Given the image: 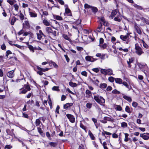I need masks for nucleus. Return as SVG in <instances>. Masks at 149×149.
I'll return each mask as SVG.
<instances>
[{
	"label": "nucleus",
	"instance_id": "obj_18",
	"mask_svg": "<svg viewBox=\"0 0 149 149\" xmlns=\"http://www.w3.org/2000/svg\"><path fill=\"white\" fill-rule=\"evenodd\" d=\"M115 81L116 83L120 84H122L123 82L122 80L120 78H115Z\"/></svg>",
	"mask_w": 149,
	"mask_h": 149
},
{
	"label": "nucleus",
	"instance_id": "obj_40",
	"mask_svg": "<svg viewBox=\"0 0 149 149\" xmlns=\"http://www.w3.org/2000/svg\"><path fill=\"white\" fill-rule=\"evenodd\" d=\"M25 21L23 23V24L27 26H29V23L28 21L26 18H25L24 19Z\"/></svg>",
	"mask_w": 149,
	"mask_h": 149
},
{
	"label": "nucleus",
	"instance_id": "obj_22",
	"mask_svg": "<svg viewBox=\"0 0 149 149\" xmlns=\"http://www.w3.org/2000/svg\"><path fill=\"white\" fill-rule=\"evenodd\" d=\"M120 51H123V52H127L128 51V49L127 48H124L120 47H118L117 48Z\"/></svg>",
	"mask_w": 149,
	"mask_h": 149
},
{
	"label": "nucleus",
	"instance_id": "obj_21",
	"mask_svg": "<svg viewBox=\"0 0 149 149\" xmlns=\"http://www.w3.org/2000/svg\"><path fill=\"white\" fill-rule=\"evenodd\" d=\"M42 22L46 26H49L50 25L49 22H48L46 19H44L43 20Z\"/></svg>",
	"mask_w": 149,
	"mask_h": 149
},
{
	"label": "nucleus",
	"instance_id": "obj_14",
	"mask_svg": "<svg viewBox=\"0 0 149 149\" xmlns=\"http://www.w3.org/2000/svg\"><path fill=\"white\" fill-rule=\"evenodd\" d=\"M49 64L50 66L53 65L55 68H58V66L54 62L50 61L49 62Z\"/></svg>",
	"mask_w": 149,
	"mask_h": 149
},
{
	"label": "nucleus",
	"instance_id": "obj_53",
	"mask_svg": "<svg viewBox=\"0 0 149 149\" xmlns=\"http://www.w3.org/2000/svg\"><path fill=\"white\" fill-rule=\"evenodd\" d=\"M77 49L78 51L80 52L82 51L83 49V47L78 46L77 47Z\"/></svg>",
	"mask_w": 149,
	"mask_h": 149
},
{
	"label": "nucleus",
	"instance_id": "obj_55",
	"mask_svg": "<svg viewBox=\"0 0 149 149\" xmlns=\"http://www.w3.org/2000/svg\"><path fill=\"white\" fill-rule=\"evenodd\" d=\"M85 93L86 95H92L91 92L88 89L86 90Z\"/></svg>",
	"mask_w": 149,
	"mask_h": 149
},
{
	"label": "nucleus",
	"instance_id": "obj_6",
	"mask_svg": "<svg viewBox=\"0 0 149 149\" xmlns=\"http://www.w3.org/2000/svg\"><path fill=\"white\" fill-rule=\"evenodd\" d=\"M46 31L48 33H52L54 36L56 35V31H53L52 29L49 27H47L45 29Z\"/></svg>",
	"mask_w": 149,
	"mask_h": 149
},
{
	"label": "nucleus",
	"instance_id": "obj_35",
	"mask_svg": "<svg viewBox=\"0 0 149 149\" xmlns=\"http://www.w3.org/2000/svg\"><path fill=\"white\" fill-rule=\"evenodd\" d=\"M13 7L14 8L15 10L17 12L19 10V6L17 4H14L13 5Z\"/></svg>",
	"mask_w": 149,
	"mask_h": 149
},
{
	"label": "nucleus",
	"instance_id": "obj_38",
	"mask_svg": "<svg viewBox=\"0 0 149 149\" xmlns=\"http://www.w3.org/2000/svg\"><path fill=\"white\" fill-rule=\"evenodd\" d=\"M102 134L103 136H104L105 137H106L105 136V134H106L108 135H110L111 134L109 132H108L105 131H104L103 132H102Z\"/></svg>",
	"mask_w": 149,
	"mask_h": 149
},
{
	"label": "nucleus",
	"instance_id": "obj_7",
	"mask_svg": "<svg viewBox=\"0 0 149 149\" xmlns=\"http://www.w3.org/2000/svg\"><path fill=\"white\" fill-rule=\"evenodd\" d=\"M66 116L71 123H73L75 122V119L73 115L70 114H67L66 115Z\"/></svg>",
	"mask_w": 149,
	"mask_h": 149
},
{
	"label": "nucleus",
	"instance_id": "obj_36",
	"mask_svg": "<svg viewBox=\"0 0 149 149\" xmlns=\"http://www.w3.org/2000/svg\"><path fill=\"white\" fill-rule=\"evenodd\" d=\"M115 78L112 76H110L108 78V80L109 81L111 82H113L114 81V80H115Z\"/></svg>",
	"mask_w": 149,
	"mask_h": 149
},
{
	"label": "nucleus",
	"instance_id": "obj_2",
	"mask_svg": "<svg viewBox=\"0 0 149 149\" xmlns=\"http://www.w3.org/2000/svg\"><path fill=\"white\" fill-rule=\"evenodd\" d=\"M94 99L101 105H102L105 102V100L103 97L98 95H94Z\"/></svg>",
	"mask_w": 149,
	"mask_h": 149
},
{
	"label": "nucleus",
	"instance_id": "obj_62",
	"mask_svg": "<svg viewBox=\"0 0 149 149\" xmlns=\"http://www.w3.org/2000/svg\"><path fill=\"white\" fill-rule=\"evenodd\" d=\"M22 116L23 117H24V118H28L29 117V116H28V115L27 114H26L24 113H23Z\"/></svg>",
	"mask_w": 149,
	"mask_h": 149
},
{
	"label": "nucleus",
	"instance_id": "obj_25",
	"mask_svg": "<svg viewBox=\"0 0 149 149\" xmlns=\"http://www.w3.org/2000/svg\"><path fill=\"white\" fill-rule=\"evenodd\" d=\"M125 136V138L124 139V141L127 142L129 141V134L127 133H124Z\"/></svg>",
	"mask_w": 149,
	"mask_h": 149
},
{
	"label": "nucleus",
	"instance_id": "obj_60",
	"mask_svg": "<svg viewBox=\"0 0 149 149\" xmlns=\"http://www.w3.org/2000/svg\"><path fill=\"white\" fill-rule=\"evenodd\" d=\"M64 56L66 59L67 61L68 62L69 61L70 59L68 57V55H65Z\"/></svg>",
	"mask_w": 149,
	"mask_h": 149
},
{
	"label": "nucleus",
	"instance_id": "obj_12",
	"mask_svg": "<svg viewBox=\"0 0 149 149\" xmlns=\"http://www.w3.org/2000/svg\"><path fill=\"white\" fill-rule=\"evenodd\" d=\"M65 12L64 13L65 16H72V14L71 10L69 9H65Z\"/></svg>",
	"mask_w": 149,
	"mask_h": 149
},
{
	"label": "nucleus",
	"instance_id": "obj_57",
	"mask_svg": "<svg viewBox=\"0 0 149 149\" xmlns=\"http://www.w3.org/2000/svg\"><path fill=\"white\" fill-rule=\"evenodd\" d=\"M80 127L82 128L84 130H85L86 129V127L85 126H84V125L82 124L81 123L80 124Z\"/></svg>",
	"mask_w": 149,
	"mask_h": 149
},
{
	"label": "nucleus",
	"instance_id": "obj_23",
	"mask_svg": "<svg viewBox=\"0 0 149 149\" xmlns=\"http://www.w3.org/2000/svg\"><path fill=\"white\" fill-rule=\"evenodd\" d=\"M73 105V103H68L65 104L64 105V109H66L69 107Z\"/></svg>",
	"mask_w": 149,
	"mask_h": 149
},
{
	"label": "nucleus",
	"instance_id": "obj_50",
	"mask_svg": "<svg viewBox=\"0 0 149 149\" xmlns=\"http://www.w3.org/2000/svg\"><path fill=\"white\" fill-rule=\"evenodd\" d=\"M112 93L115 94H119L120 92L116 89H115L112 91Z\"/></svg>",
	"mask_w": 149,
	"mask_h": 149
},
{
	"label": "nucleus",
	"instance_id": "obj_63",
	"mask_svg": "<svg viewBox=\"0 0 149 149\" xmlns=\"http://www.w3.org/2000/svg\"><path fill=\"white\" fill-rule=\"evenodd\" d=\"M100 22H101L102 23V22H104L106 21L105 20L104 17H102L100 18Z\"/></svg>",
	"mask_w": 149,
	"mask_h": 149
},
{
	"label": "nucleus",
	"instance_id": "obj_44",
	"mask_svg": "<svg viewBox=\"0 0 149 149\" xmlns=\"http://www.w3.org/2000/svg\"><path fill=\"white\" fill-rule=\"evenodd\" d=\"M84 7L85 9H88L89 8H91L92 6L88 4L85 3L84 4Z\"/></svg>",
	"mask_w": 149,
	"mask_h": 149
},
{
	"label": "nucleus",
	"instance_id": "obj_49",
	"mask_svg": "<svg viewBox=\"0 0 149 149\" xmlns=\"http://www.w3.org/2000/svg\"><path fill=\"white\" fill-rule=\"evenodd\" d=\"M19 17L21 20H23L24 19V15L21 13H20L19 15Z\"/></svg>",
	"mask_w": 149,
	"mask_h": 149
},
{
	"label": "nucleus",
	"instance_id": "obj_20",
	"mask_svg": "<svg viewBox=\"0 0 149 149\" xmlns=\"http://www.w3.org/2000/svg\"><path fill=\"white\" fill-rule=\"evenodd\" d=\"M133 59L132 58H129L128 60L127 61V62L128 64V67H129L130 68L131 67V65H130V64L133 62Z\"/></svg>",
	"mask_w": 149,
	"mask_h": 149
},
{
	"label": "nucleus",
	"instance_id": "obj_29",
	"mask_svg": "<svg viewBox=\"0 0 149 149\" xmlns=\"http://www.w3.org/2000/svg\"><path fill=\"white\" fill-rule=\"evenodd\" d=\"M104 119L105 120H107L111 121V122H113V118H111L110 117H104Z\"/></svg>",
	"mask_w": 149,
	"mask_h": 149
},
{
	"label": "nucleus",
	"instance_id": "obj_43",
	"mask_svg": "<svg viewBox=\"0 0 149 149\" xmlns=\"http://www.w3.org/2000/svg\"><path fill=\"white\" fill-rule=\"evenodd\" d=\"M92 103L88 102L86 104V106L87 108L88 109H91L92 106Z\"/></svg>",
	"mask_w": 149,
	"mask_h": 149
},
{
	"label": "nucleus",
	"instance_id": "obj_17",
	"mask_svg": "<svg viewBox=\"0 0 149 149\" xmlns=\"http://www.w3.org/2000/svg\"><path fill=\"white\" fill-rule=\"evenodd\" d=\"M123 97L129 102H131L132 101L131 98L129 96L123 95Z\"/></svg>",
	"mask_w": 149,
	"mask_h": 149
},
{
	"label": "nucleus",
	"instance_id": "obj_11",
	"mask_svg": "<svg viewBox=\"0 0 149 149\" xmlns=\"http://www.w3.org/2000/svg\"><path fill=\"white\" fill-rule=\"evenodd\" d=\"M140 136L145 140H148L149 139V133H146L140 134Z\"/></svg>",
	"mask_w": 149,
	"mask_h": 149
},
{
	"label": "nucleus",
	"instance_id": "obj_61",
	"mask_svg": "<svg viewBox=\"0 0 149 149\" xmlns=\"http://www.w3.org/2000/svg\"><path fill=\"white\" fill-rule=\"evenodd\" d=\"M38 132L40 134H41L43 132H42V130L41 129L40 127H38Z\"/></svg>",
	"mask_w": 149,
	"mask_h": 149
},
{
	"label": "nucleus",
	"instance_id": "obj_47",
	"mask_svg": "<svg viewBox=\"0 0 149 149\" xmlns=\"http://www.w3.org/2000/svg\"><path fill=\"white\" fill-rule=\"evenodd\" d=\"M93 12H96L97 11V8L94 7H91V8Z\"/></svg>",
	"mask_w": 149,
	"mask_h": 149
},
{
	"label": "nucleus",
	"instance_id": "obj_1",
	"mask_svg": "<svg viewBox=\"0 0 149 149\" xmlns=\"http://www.w3.org/2000/svg\"><path fill=\"white\" fill-rule=\"evenodd\" d=\"M101 73L105 75H108L109 76L114 75L113 71L111 68H108L107 69H101Z\"/></svg>",
	"mask_w": 149,
	"mask_h": 149
},
{
	"label": "nucleus",
	"instance_id": "obj_27",
	"mask_svg": "<svg viewBox=\"0 0 149 149\" xmlns=\"http://www.w3.org/2000/svg\"><path fill=\"white\" fill-rule=\"evenodd\" d=\"M28 47L31 52H32L33 53L34 52V50L35 49V48L33 47L32 45H28Z\"/></svg>",
	"mask_w": 149,
	"mask_h": 149
},
{
	"label": "nucleus",
	"instance_id": "obj_19",
	"mask_svg": "<svg viewBox=\"0 0 149 149\" xmlns=\"http://www.w3.org/2000/svg\"><path fill=\"white\" fill-rule=\"evenodd\" d=\"M102 23L101 22H100V24L98 26L96 30L98 32H101L102 30Z\"/></svg>",
	"mask_w": 149,
	"mask_h": 149
},
{
	"label": "nucleus",
	"instance_id": "obj_9",
	"mask_svg": "<svg viewBox=\"0 0 149 149\" xmlns=\"http://www.w3.org/2000/svg\"><path fill=\"white\" fill-rule=\"evenodd\" d=\"M37 35L38 39L39 40H40L41 39L42 36H45L41 30H40L39 31V33H37Z\"/></svg>",
	"mask_w": 149,
	"mask_h": 149
},
{
	"label": "nucleus",
	"instance_id": "obj_26",
	"mask_svg": "<svg viewBox=\"0 0 149 149\" xmlns=\"http://www.w3.org/2000/svg\"><path fill=\"white\" fill-rule=\"evenodd\" d=\"M69 85L72 87H75L77 86V84L75 83H73L72 81H70L69 83Z\"/></svg>",
	"mask_w": 149,
	"mask_h": 149
},
{
	"label": "nucleus",
	"instance_id": "obj_5",
	"mask_svg": "<svg viewBox=\"0 0 149 149\" xmlns=\"http://www.w3.org/2000/svg\"><path fill=\"white\" fill-rule=\"evenodd\" d=\"M29 9V15L31 17L36 18L37 17L38 14L34 11L31 10L30 8Z\"/></svg>",
	"mask_w": 149,
	"mask_h": 149
},
{
	"label": "nucleus",
	"instance_id": "obj_37",
	"mask_svg": "<svg viewBox=\"0 0 149 149\" xmlns=\"http://www.w3.org/2000/svg\"><path fill=\"white\" fill-rule=\"evenodd\" d=\"M118 11L116 10H113L112 12L111 16L114 17L115 15L118 14Z\"/></svg>",
	"mask_w": 149,
	"mask_h": 149
},
{
	"label": "nucleus",
	"instance_id": "obj_51",
	"mask_svg": "<svg viewBox=\"0 0 149 149\" xmlns=\"http://www.w3.org/2000/svg\"><path fill=\"white\" fill-rule=\"evenodd\" d=\"M55 18L57 20H62V17L58 15H56Z\"/></svg>",
	"mask_w": 149,
	"mask_h": 149
},
{
	"label": "nucleus",
	"instance_id": "obj_16",
	"mask_svg": "<svg viewBox=\"0 0 149 149\" xmlns=\"http://www.w3.org/2000/svg\"><path fill=\"white\" fill-rule=\"evenodd\" d=\"M122 84L123 85L125 86L126 88H127L129 90H130L132 88L131 86H129L127 83L125 81L123 82Z\"/></svg>",
	"mask_w": 149,
	"mask_h": 149
},
{
	"label": "nucleus",
	"instance_id": "obj_28",
	"mask_svg": "<svg viewBox=\"0 0 149 149\" xmlns=\"http://www.w3.org/2000/svg\"><path fill=\"white\" fill-rule=\"evenodd\" d=\"M52 90L53 91H60L59 89V87L54 86L52 88Z\"/></svg>",
	"mask_w": 149,
	"mask_h": 149
},
{
	"label": "nucleus",
	"instance_id": "obj_4",
	"mask_svg": "<svg viewBox=\"0 0 149 149\" xmlns=\"http://www.w3.org/2000/svg\"><path fill=\"white\" fill-rule=\"evenodd\" d=\"M129 34L127 33L126 35H121L120 36V38L124 41H126V43L128 44L130 42V38L129 37Z\"/></svg>",
	"mask_w": 149,
	"mask_h": 149
},
{
	"label": "nucleus",
	"instance_id": "obj_30",
	"mask_svg": "<svg viewBox=\"0 0 149 149\" xmlns=\"http://www.w3.org/2000/svg\"><path fill=\"white\" fill-rule=\"evenodd\" d=\"M88 134L92 140H94L95 137L90 130L88 131Z\"/></svg>",
	"mask_w": 149,
	"mask_h": 149
},
{
	"label": "nucleus",
	"instance_id": "obj_32",
	"mask_svg": "<svg viewBox=\"0 0 149 149\" xmlns=\"http://www.w3.org/2000/svg\"><path fill=\"white\" fill-rule=\"evenodd\" d=\"M7 2L11 5H12L16 2V1L15 0H7Z\"/></svg>",
	"mask_w": 149,
	"mask_h": 149
},
{
	"label": "nucleus",
	"instance_id": "obj_31",
	"mask_svg": "<svg viewBox=\"0 0 149 149\" xmlns=\"http://www.w3.org/2000/svg\"><path fill=\"white\" fill-rule=\"evenodd\" d=\"M121 126L122 127L125 128L127 127V124L125 122H123L121 123Z\"/></svg>",
	"mask_w": 149,
	"mask_h": 149
},
{
	"label": "nucleus",
	"instance_id": "obj_15",
	"mask_svg": "<svg viewBox=\"0 0 149 149\" xmlns=\"http://www.w3.org/2000/svg\"><path fill=\"white\" fill-rule=\"evenodd\" d=\"M134 28L135 29L137 32L139 34H141V31L140 28L136 25L135 24L134 26Z\"/></svg>",
	"mask_w": 149,
	"mask_h": 149
},
{
	"label": "nucleus",
	"instance_id": "obj_41",
	"mask_svg": "<svg viewBox=\"0 0 149 149\" xmlns=\"http://www.w3.org/2000/svg\"><path fill=\"white\" fill-rule=\"evenodd\" d=\"M20 91L19 93V94H21L22 93L25 94L27 92V90L25 89L22 90V89H20Z\"/></svg>",
	"mask_w": 149,
	"mask_h": 149
},
{
	"label": "nucleus",
	"instance_id": "obj_39",
	"mask_svg": "<svg viewBox=\"0 0 149 149\" xmlns=\"http://www.w3.org/2000/svg\"><path fill=\"white\" fill-rule=\"evenodd\" d=\"M63 37L66 40H67L69 41H70V40H71L69 37L68 36V35H66L63 34Z\"/></svg>",
	"mask_w": 149,
	"mask_h": 149
},
{
	"label": "nucleus",
	"instance_id": "obj_56",
	"mask_svg": "<svg viewBox=\"0 0 149 149\" xmlns=\"http://www.w3.org/2000/svg\"><path fill=\"white\" fill-rule=\"evenodd\" d=\"M92 70L94 72H96V73H97L99 71V69L98 68H93L92 69Z\"/></svg>",
	"mask_w": 149,
	"mask_h": 149
},
{
	"label": "nucleus",
	"instance_id": "obj_52",
	"mask_svg": "<svg viewBox=\"0 0 149 149\" xmlns=\"http://www.w3.org/2000/svg\"><path fill=\"white\" fill-rule=\"evenodd\" d=\"M81 74L82 75L85 77L87 76V73L86 71H83L81 72Z\"/></svg>",
	"mask_w": 149,
	"mask_h": 149
},
{
	"label": "nucleus",
	"instance_id": "obj_33",
	"mask_svg": "<svg viewBox=\"0 0 149 149\" xmlns=\"http://www.w3.org/2000/svg\"><path fill=\"white\" fill-rule=\"evenodd\" d=\"M41 123V121L39 118L36 119L35 121V124L36 126H38Z\"/></svg>",
	"mask_w": 149,
	"mask_h": 149
},
{
	"label": "nucleus",
	"instance_id": "obj_8",
	"mask_svg": "<svg viewBox=\"0 0 149 149\" xmlns=\"http://www.w3.org/2000/svg\"><path fill=\"white\" fill-rule=\"evenodd\" d=\"M86 60L88 61L93 62L96 60V59L94 58L92 56H88L85 57Z\"/></svg>",
	"mask_w": 149,
	"mask_h": 149
},
{
	"label": "nucleus",
	"instance_id": "obj_45",
	"mask_svg": "<svg viewBox=\"0 0 149 149\" xmlns=\"http://www.w3.org/2000/svg\"><path fill=\"white\" fill-rule=\"evenodd\" d=\"M125 111L126 112L128 113H130L131 112L130 108L128 106H126L125 108Z\"/></svg>",
	"mask_w": 149,
	"mask_h": 149
},
{
	"label": "nucleus",
	"instance_id": "obj_48",
	"mask_svg": "<svg viewBox=\"0 0 149 149\" xmlns=\"http://www.w3.org/2000/svg\"><path fill=\"white\" fill-rule=\"evenodd\" d=\"M49 144L52 146L55 147L57 145V143H56L53 142H50L49 143Z\"/></svg>",
	"mask_w": 149,
	"mask_h": 149
},
{
	"label": "nucleus",
	"instance_id": "obj_46",
	"mask_svg": "<svg viewBox=\"0 0 149 149\" xmlns=\"http://www.w3.org/2000/svg\"><path fill=\"white\" fill-rule=\"evenodd\" d=\"M142 43L143 46L146 48L148 49V46L145 42L142 40Z\"/></svg>",
	"mask_w": 149,
	"mask_h": 149
},
{
	"label": "nucleus",
	"instance_id": "obj_54",
	"mask_svg": "<svg viewBox=\"0 0 149 149\" xmlns=\"http://www.w3.org/2000/svg\"><path fill=\"white\" fill-rule=\"evenodd\" d=\"M138 104L136 102H134L132 103V105L134 107H136L138 105Z\"/></svg>",
	"mask_w": 149,
	"mask_h": 149
},
{
	"label": "nucleus",
	"instance_id": "obj_13",
	"mask_svg": "<svg viewBox=\"0 0 149 149\" xmlns=\"http://www.w3.org/2000/svg\"><path fill=\"white\" fill-rule=\"evenodd\" d=\"M14 71L13 70L8 72L7 73V76L10 78H13L14 76Z\"/></svg>",
	"mask_w": 149,
	"mask_h": 149
},
{
	"label": "nucleus",
	"instance_id": "obj_24",
	"mask_svg": "<svg viewBox=\"0 0 149 149\" xmlns=\"http://www.w3.org/2000/svg\"><path fill=\"white\" fill-rule=\"evenodd\" d=\"M17 19L16 17H13L12 18L11 20L10 21V23L12 25H14L15 22L16 21Z\"/></svg>",
	"mask_w": 149,
	"mask_h": 149
},
{
	"label": "nucleus",
	"instance_id": "obj_59",
	"mask_svg": "<svg viewBox=\"0 0 149 149\" xmlns=\"http://www.w3.org/2000/svg\"><path fill=\"white\" fill-rule=\"evenodd\" d=\"M66 96L65 95H62L61 97V101H64L65 100V99L66 98Z\"/></svg>",
	"mask_w": 149,
	"mask_h": 149
},
{
	"label": "nucleus",
	"instance_id": "obj_42",
	"mask_svg": "<svg viewBox=\"0 0 149 149\" xmlns=\"http://www.w3.org/2000/svg\"><path fill=\"white\" fill-rule=\"evenodd\" d=\"M107 85L106 84L103 83L100 84V87L102 88H105L107 87Z\"/></svg>",
	"mask_w": 149,
	"mask_h": 149
},
{
	"label": "nucleus",
	"instance_id": "obj_34",
	"mask_svg": "<svg viewBox=\"0 0 149 149\" xmlns=\"http://www.w3.org/2000/svg\"><path fill=\"white\" fill-rule=\"evenodd\" d=\"M99 46L103 49H105L107 47V45L106 43H104L103 44L100 45Z\"/></svg>",
	"mask_w": 149,
	"mask_h": 149
},
{
	"label": "nucleus",
	"instance_id": "obj_3",
	"mask_svg": "<svg viewBox=\"0 0 149 149\" xmlns=\"http://www.w3.org/2000/svg\"><path fill=\"white\" fill-rule=\"evenodd\" d=\"M135 53L139 56H141L144 53L141 47L137 43L135 45Z\"/></svg>",
	"mask_w": 149,
	"mask_h": 149
},
{
	"label": "nucleus",
	"instance_id": "obj_64",
	"mask_svg": "<svg viewBox=\"0 0 149 149\" xmlns=\"http://www.w3.org/2000/svg\"><path fill=\"white\" fill-rule=\"evenodd\" d=\"M6 47L4 44H3L1 46V48L2 50H4L6 49Z\"/></svg>",
	"mask_w": 149,
	"mask_h": 149
},
{
	"label": "nucleus",
	"instance_id": "obj_10",
	"mask_svg": "<svg viewBox=\"0 0 149 149\" xmlns=\"http://www.w3.org/2000/svg\"><path fill=\"white\" fill-rule=\"evenodd\" d=\"M117 16L115 17L114 18V20L116 21L120 22L121 19V15L118 12L117 14Z\"/></svg>",
	"mask_w": 149,
	"mask_h": 149
},
{
	"label": "nucleus",
	"instance_id": "obj_58",
	"mask_svg": "<svg viewBox=\"0 0 149 149\" xmlns=\"http://www.w3.org/2000/svg\"><path fill=\"white\" fill-rule=\"evenodd\" d=\"M11 54L12 52L11 51L9 50H7L6 51V56L8 57L9 55Z\"/></svg>",
	"mask_w": 149,
	"mask_h": 149
}]
</instances>
